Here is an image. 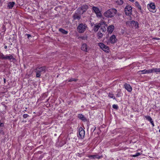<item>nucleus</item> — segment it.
<instances>
[{
	"label": "nucleus",
	"mask_w": 160,
	"mask_h": 160,
	"mask_svg": "<svg viewBox=\"0 0 160 160\" xmlns=\"http://www.w3.org/2000/svg\"><path fill=\"white\" fill-rule=\"evenodd\" d=\"M117 12V10L115 8H111L105 12L104 15L106 17L112 18L115 15Z\"/></svg>",
	"instance_id": "f257e3e1"
},
{
	"label": "nucleus",
	"mask_w": 160,
	"mask_h": 160,
	"mask_svg": "<svg viewBox=\"0 0 160 160\" xmlns=\"http://www.w3.org/2000/svg\"><path fill=\"white\" fill-rule=\"evenodd\" d=\"M46 67L45 66L40 67H37L35 69V72L36 73V77L39 78L40 77L42 73H44L46 70Z\"/></svg>",
	"instance_id": "f03ea898"
},
{
	"label": "nucleus",
	"mask_w": 160,
	"mask_h": 160,
	"mask_svg": "<svg viewBox=\"0 0 160 160\" xmlns=\"http://www.w3.org/2000/svg\"><path fill=\"white\" fill-rule=\"evenodd\" d=\"M87 28V25L86 24L81 23L80 24L78 27L77 29L80 33L83 32Z\"/></svg>",
	"instance_id": "7ed1b4c3"
},
{
	"label": "nucleus",
	"mask_w": 160,
	"mask_h": 160,
	"mask_svg": "<svg viewBox=\"0 0 160 160\" xmlns=\"http://www.w3.org/2000/svg\"><path fill=\"white\" fill-rule=\"evenodd\" d=\"M81 12L77 9L72 15L73 20L75 21L77 19L80 20L81 18Z\"/></svg>",
	"instance_id": "20e7f679"
},
{
	"label": "nucleus",
	"mask_w": 160,
	"mask_h": 160,
	"mask_svg": "<svg viewBox=\"0 0 160 160\" xmlns=\"http://www.w3.org/2000/svg\"><path fill=\"white\" fill-rule=\"evenodd\" d=\"M126 24L129 26L137 28L138 27V24L137 22L134 21H129L126 22Z\"/></svg>",
	"instance_id": "39448f33"
},
{
	"label": "nucleus",
	"mask_w": 160,
	"mask_h": 160,
	"mask_svg": "<svg viewBox=\"0 0 160 160\" xmlns=\"http://www.w3.org/2000/svg\"><path fill=\"white\" fill-rule=\"evenodd\" d=\"M132 8L129 6L127 5L126 6L124 9V12L126 15L128 16H130L132 14Z\"/></svg>",
	"instance_id": "423d86ee"
},
{
	"label": "nucleus",
	"mask_w": 160,
	"mask_h": 160,
	"mask_svg": "<svg viewBox=\"0 0 160 160\" xmlns=\"http://www.w3.org/2000/svg\"><path fill=\"white\" fill-rule=\"evenodd\" d=\"M88 5H83L82 6L78 8L77 10L78 11H80L81 12V11H82V12H81L82 14L84 12H86L87 10L88 9Z\"/></svg>",
	"instance_id": "0eeeda50"
},
{
	"label": "nucleus",
	"mask_w": 160,
	"mask_h": 160,
	"mask_svg": "<svg viewBox=\"0 0 160 160\" xmlns=\"http://www.w3.org/2000/svg\"><path fill=\"white\" fill-rule=\"evenodd\" d=\"M79 134L80 138H83L85 135V131L83 128L80 127L79 130Z\"/></svg>",
	"instance_id": "6e6552de"
},
{
	"label": "nucleus",
	"mask_w": 160,
	"mask_h": 160,
	"mask_svg": "<svg viewBox=\"0 0 160 160\" xmlns=\"http://www.w3.org/2000/svg\"><path fill=\"white\" fill-rule=\"evenodd\" d=\"M92 10L94 12L97 14V15H98V16H100L101 15V13H100V12L99 9L97 7L93 6V7Z\"/></svg>",
	"instance_id": "1a4fd4ad"
},
{
	"label": "nucleus",
	"mask_w": 160,
	"mask_h": 160,
	"mask_svg": "<svg viewBox=\"0 0 160 160\" xmlns=\"http://www.w3.org/2000/svg\"><path fill=\"white\" fill-rule=\"evenodd\" d=\"M100 27H101V23H99L98 24L96 23L94 24L93 28V30L95 32H96L98 31Z\"/></svg>",
	"instance_id": "9d476101"
},
{
	"label": "nucleus",
	"mask_w": 160,
	"mask_h": 160,
	"mask_svg": "<svg viewBox=\"0 0 160 160\" xmlns=\"http://www.w3.org/2000/svg\"><path fill=\"white\" fill-rule=\"evenodd\" d=\"M124 87L129 92H131L132 90V88L131 86L126 83L124 84Z\"/></svg>",
	"instance_id": "9b49d317"
},
{
	"label": "nucleus",
	"mask_w": 160,
	"mask_h": 160,
	"mask_svg": "<svg viewBox=\"0 0 160 160\" xmlns=\"http://www.w3.org/2000/svg\"><path fill=\"white\" fill-rule=\"evenodd\" d=\"M88 157L89 158H92V159H95V158L100 159L102 157V155L100 156H99L98 155H88Z\"/></svg>",
	"instance_id": "f8f14e48"
},
{
	"label": "nucleus",
	"mask_w": 160,
	"mask_h": 160,
	"mask_svg": "<svg viewBox=\"0 0 160 160\" xmlns=\"http://www.w3.org/2000/svg\"><path fill=\"white\" fill-rule=\"evenodd\" d=\"M110 40L112 43H114L116 42L117 39L116 38L115 35H113L110 37Z\"/></svg>",
	"instance_id": "ddd939ff"
},
{
	"label": "nucleus",
	"mask_w": 160,
	"mask_h": 160,
	"mask_svg": "<svg viewBox=\"0 0 160 160\" xmlns=\"http://www.w3.org/2000/svg\"><path fill=\"white\" fill-rule=\"evenodd\" d=\"M139 72H142L141 73L142 74H145V73H152V70L149 69L148 70H147L146 69H145L143 70L140 71Z\"/></svg>",
	"instance_id": "4468645a"
},
{
	"label": "nucleus",
	"mask_w": 160,
	"mask_h": 160,
	"mask_svg": "<svg viewBox=\"0 0 160 160\" xmlns=\"http://www.w3.org/2000/svg\"><path fill=\"white\" fill-rule=\"evenodd\" d=\"M114 28L113 25H112L109 26L108 28V31L109 33H112L113 31Z\"/></svg>",
	"instance_id": "2eb2a0df"
},
{
	"label": "nucleus",
	"mask_w": 160,
	"mask_h": 160,
	"mask_svg": "<svg viewBox=\"0 0 160 160\" xmlns=\"http://www.w3.org/2000/svg\"><path fill=\"white\" fill-rule=\"evenodd\" d=\"M81 49L84 51L87 52V45L85 43L82 44L81 47Z\"/></svg>",
	"instance_id": "dca6fc26"
},
{
	"label": "nucleus",
	"mask_w": 160,
	"mask_h": 160,
	"mask_svg": "<svg viewBox=\"0 0 160 160\" xmlns=\"http://www.w3.org/2000/svg\"><path fill=\"white\" fill-rule=\"evenodd\" d=\"M100 31H102V32H105L106 31V28L105 26V24L101 23V27H100Z\"/></svg>",
	"instance_id": "f3484780"
},
{
	"label": "nucleus",
	"mask_w": 160,
	"mask_h": 160,
	"mask_svg": "<svg viewBox=\"0 0 160 160\" xmlns=\"http://www.w3.org/2000/svg\"><path fill=\"white\" fill-rule=\"evenodd\" d=\"M15 3L14 2H9L8 3V8L9 9H12Z\"/></svg>",
	"instance_id": "a211bd4d"
},
{
	"label": "nucleus",
	"mask_w": 160,
	"mask_h": 160,
	"mask_svg": "<svg viewBox=\"0 0 160 160\" xmlns=\"http://www.w3.org/2000/svg\"><path fill=\"white\" fill-rule=\"evenodd\" d=\"M152 73L155 72L157 73L158 72H160V68H153L151 69Z\"/></svg>",
	"instance_id": "6ab92c4d"
},
{
	"label": "nucleus",
	"mask_w": 160,
	"mask_h": 160,
	"mask_svg": "<svg viewBox=\"0 0 160 160\" xmlns=\"http://www.w3.org/2000/svg\"><path fill=\"white\" fill-rule=\"evenodd\" d=\"M97 35L98 39L101 38L103 36V34L101 32V31H99L97 33Z\"/></svg>",
	"instance_id": "aec40b11"
},
{
	"label": "nucleus",
	"mask_w": 160,
	"mask_h": 160,
	"mask_svg": "<svg viewBox=\"0 0 160 160\" xmlns=\"http://www.w3.org/2000/svg\"><path fill=\"white\" fill-rule=\"evenodd\" d=\"M11 59H14L13 56L12 55H10L9 56H5L4 60L8 59L9 60H11Z\"/></svg>",
	"instance_id": "412c9836"
},
{
	"label": "nucleus",
	"mask_w": 160,
	"mask_h": 160,
	"mask_svg": "<svg viewBox=\"0 0 160 160\" xmlns=\"http://www.w3.org/2000/svg\"><path fill=\"white\" fill-rule=\"evenodd\" d=\"M149 5V6L150 8L153 10H155L156 8L155 5L154 3H151L149 4H148V5Z\"/></svg>",
	"instance_id": "4be33fe9"
},
{
	"label": "nucleus",
	"mask_w": 160,
	"mask_h": 160,
	"mask_svg": "<svg viewBox=\"0 0 160 160\" xmlns=\"http://www.w3.org/2000/svg\"><path fill=\"white\" fill-rule=\"evenodd\" d=\"M59 31L64 34H67L68 33V32L65 30L61 28H60L59 29Z\"/></svg>",
	"instance_id": "5701e85b"
},
{
	"label": "nucleus",
	"mask_w": 160,
	"mask_h": 160,
	"mask_svg": "<svg viewBox=\"0 0 160 160\" xmlns=\"http://www.w3.org/2000/svg\"><path fill=\"white\" fill-rule=\"evenodd\" d=\"M78 118L79 119L83 121H86L87 120L86 118L84 117L83 115L81 114L78 115Z\"/></svg>",
	"instance_id": "b1692460"
},
{
	"label": "nucleus",
	"mask_w": 160,
	"mask_h": 160,
	"mask_svg": "<svg viewBox=\"0 0 160 160\" xmlns=\"http://www.w3.org/2000/svg\"><path fill=\"white\" fill-rule=\"evenodd\" d=\"M135 5L136 7H137L141 11L142 8L141 6L139 5L138 2H135Z\"/></svg>",
	"instance_id": "393cba45"
},
{
	"label": "nucleus",
	"mask_w": 160,
	"mask_h": 160,
	"mask_svg": "<svg viewBox=\"0 0 160 160\" xmlns=\"http://www.w3.org/2000/svg\"><path fill=\"white\" fill-rule=\"evenodd\" d=\"M116 3L118 4L119 5H122L123 3V2L122 0H116Z\"/></svg>",
	"instance_id": "a878e982"
},
{
	"label": "nucleus",
	"mask_w": 160,
	"mask_h": 160,
	"mask_svg": "<svg viewBox=\"0 0 160 160\" xmlns=\"http://www.w3.org/2000/svg\"><path fill=\"white\" fill-rule=\"evenodd\" d=\"M98 45L102 49H103L106 46L102 43H99Z\"/></svg>",
	"instance_id": "bb28decb"
},
{
	"label": "nucleus",
	"mask_w": 160,
	"mask_h": 160,
	"mask_svg": "<svg viewBox=\"0 0 160 160\" xmlns=\"http://www.w3.org/2000/svg\"><path fill=\"white\" fill-rule=\"evenodd\" d=\"M145 118L148 121L151 122L152 121H153L152 119L151 118V117L150 116H145Z\"/></svg>",
	"instance_id": "cd10ccee"
},
{
	"label": "nucleus",
	"mask_w": 160,
	"mask_h": 160,
	"mask_svg": "<svg viewBox=\"0 0 160 160\" xmlns=\"http://www.w3.org/2000/svg\"><path fill=\"white\" fill-rule=\"evenodd\" d=\"M102 50L106 52H108L109 51V48L106 46Z\"/></svg>",
	"instance_id": "c85d7f7f"
},
{
	"label": "nucleus",
	"mask_w": 160,
	"mask_h": 160,
	"mask_svg": "<svg viewBox=\"0 0 160 160\" xmlns=\"http://www.w3.org/2000/svg\"><path fill=\"white\" fill-rule=\"evenodd\" d=\"M108 97H109L110 98H113V99H115V98L113 94L112 93H109L108 94Z\"/></svg>",
	"instance_id": "c756f323"
},
{
	"label": "nucleus",
	"mask_w": 160,
	"mask_h": 160,
	"mask_svg": "<svg viewBox=\"0 0 160 160\" xmlns=\"http://www.w3.org/2000/svg\"><path fill=\"white\" fill-rule=\"evenodd\" d=\"M4 56L2 53H0V58L2 59H4L5 58Z\"/></svg>",
	"instance_id": "7c9ffc66"
},
{
	"label": "nucleus",
	"mask_w": 160,
	"mask_h": 160,
	"mask_svg": "<svg viewBox=\"0 0 160 160\" xmlns=\"http://www.w3.org/2000/svg\"><path fill=\"white\" fill-rule=\"evenodd\" d=\"M77 81V79H75V78H71L70 79H69V80H68V82H72V81H75V82H76Z\"/></svg>",
	"instance_id": "2f4dec72"
},
{
	"label": "nucleus",
	"mask_w": 160,
	"mask_h": 160,
	"mask_svg": "<svg viewBox=\"0 0 160 160\" xmlns=\"http://www.w3.org/2000/svg\"><path fill=\"white\" fill-rule=\"evenodd\" d=\"M112 108L114 109H117L118 108V106L117 105L114 104L112 106Z\"/></svg>",
	"instance_id": "473e14b6"
},
{
	"label": "nucleus",
	"mask_w": 160,
	"mask_h": 160,
	"mask_svg": "<svg viewBox=\"0 0 160 160\" xmlns=\"http://www.w3.org/2000/svg\"><path fill=\"white\" fill-rule=\"evenodd\" d=\"M140 155V153H136V154L135 155H132V156L133 157H137V156H138L139 155Z\"/></svg>",
	"instance_id": "72a5a7b5"
},
{
	"label": "nucleus",
	"mask_w": 160,
	"mask_h": 160,
	"mask_svg": "<svg viewBox=\"0 0 160 160\" xmlns=\"http://www.w3.org/2000/svg\"><path fill=\"white\" fill-rule=\"evenodd\" d=\"M29 115L27 114H24L23 115V117L24 118H26L28 117Z\"/></svg>",
	"instance_id": "f704fd0d"
},
{
	"label": "nucleus",
	"mask_w": 160,
	"mask_h": 160,
	"mask_svg": "<svg viewBox=\"0 0 160 160\" xmlns=\"http://www.w3.org/2000/svg\"><path fill=\"white\" fill-rule=\"evenodd\" d=\"M0 133L1 134H2L3 135L4 134V132L2 130V129H1L0 128Z\"/></svg>",
	"instance_id": "c9c22d12"
},
{
	"label": "nucleus",
	"mask_w": 160,
	"mask_h": 160,
	"mask_svg": "<svg viewBox=\"0 0 160 160\" xmlns=\"http://www.w3.org/2000/svg\"><path fill=\"white\" fill-rule=\"evenodd\" d=\"M25 36H27V38L28 39H29L30 37H31V35L29 34H25Z\"/></svg>",
	"instance_id": "e433bc0d"
},
{
	"label": "nucleus",
	"mask_w": 160,
	"mask_h": 160,
	"mask_svg": "<svg viewBox=\"0 0 160 160\" xmlns=\"http://www.w3.org/2000/svg\"><path fill=\"white\" fill-rule=\"evenodd\" d=\"M4 126V124L3 123H0V127H3Z\"/></svg>",
	"instance_id": "4c0bfd02"
},
{
	"label": "nucleus",
	"mask_w": 160,
	"mask_h": 160,
	"mask_svg": "<svg viewBox=\"0 0 160 160\" xmlns=\"http://www.w3.org/2000/svg\"><path fill=\"white\" fill-rule=\"evenodd\" d=\"M153 39H156V40H160V38H153Z\"/></svg>",
	"instance_id": "58836bf2"
},
{
	"label": "nucleus",
	"mask_w": 160,
	"mask_h": 160,
	"mask_svg": "<svg viewBox=\"0 0 160 160\" xmlns=\"http://www.w3.org/2000/svg\"><path fill=\"white\" fill-rule=\"evenodd\" d=\"M151 124L152 125V126H154V122H153V121H152L151 122Z\"/></svg>",
	"instance_id": "ea45409f"
},
{
	"label": "nucleus",
	"mask_w": 160,
	"mask_h": 160,
	"mask_svg": "<svg viewBox=\"0 0 160 160\" xmlns=\"http://www.w3.org/2000/svg\"><path fill=\"white\" fill-rule=\"evenodd\" d=\"M3 79H4V83H5L6 82V79L5 78H4Z\"/></svg>",
	"instance_id": "a19ab883"
},
{
	"label": "nucleus",
	"mask_w": 160,
	"mask_h": 160,
	"mask_svg": "<svg viewBox=\"0 0 160 160\" xmlns=\"http://www.w3.org/2000/svg\"><path fill=\"white\" fill-rule=\"evenodd\" d=\"M128 0L129 1H130L132 2H133L134 1V0Z\"/></svg>",
	"instance_id": "79ce46f5"
},
{
	"label": "nucleus",
	"mask_w": 160,
	"mask_h": 160,
	"mask_svg": "<svg viewBox=\"0 0 160 160\" xmlns=\"http://www.w3.org/2000/svg\"><path fill=\"white\" fill-rule=\"evenodd\" d=\"M117 96L118 97H119V92L117 94Z\"/></svg>",
	"instance_id": "37998d69"
},
{
	"label": "nucleus",
	"mask_w": 160,
	"mask_h": 160,
	"mask_svg": "<svg viewBox=\"0 0 160 160\" xmlns=\"http://www.w3.org/2000/svg\"><path fill=\"white\" fill-rule=\"evenodd\" d=\"M7 48V46H4V48L5 49H6V48Z\"/></svg>",
	"instance_id": "c03bdc74"
},
{
	"label": "nucleus",
	"mask_w": 160,
	"mask_h": 160,
	"mask_svg": "<svg viewBox=\"0 0 160 160\" xmlns=\"http://www.w3.org/2000/svg\"><path fill=\"white\" fill-rule=\"evenodd\" d=\"M159 132H160V129L159 130Z\"/></svg>",
	"instance_id": "a18cd8bd"
}]
</instances>
